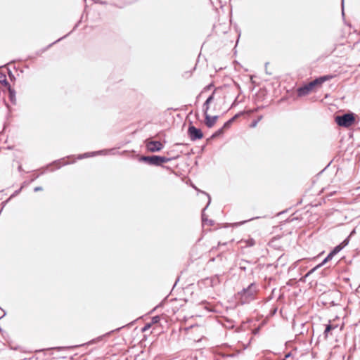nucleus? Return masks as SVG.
<instances>
[{"label":"nucleus","instance_id":"nucleus-1","mask_svg":"<svg viewBox=\"0 0 360 360\" xmlns=\"http://www.w3.org/2000/svg\"><path fill=\"white\" fill-rule=\"evenodd\" d=\"M332 76H322L319 78L314 79L307 84L303 85L297 89V95L300 97L307 96L309 94L317 85L322 84L324 82L330 79Z\"/></svg>","mask_w":360,"mask_h":360},{"label":"nucleus","instance_id":"nucleus-2","mask_svg":"<svg viewBox=\"0 0 360 360\" xmlns=\"http://www.w3.org/2000/svg\"><path fill=\"white\" fill-rule=\"evenodd\" d=\"M257 291L258 285L255 283H250L246 288H243L239 292L242 302L248 303L254 300Z\"/></svg>","mask_w":360,"mask_h":360},{"label":"nucleus","instance_id":"nucleus-3","mask_svg":"<svg viewBox=\"0 0 360 360\" xmlns=\"http://www.w3.org/2000/svg\"><path fill=\"white\" fill-rule=\"evenodd\" d=\"M172 158L159 155L146 156L142 155L139 158V162H143L150 165L160 166L162 163H166L172 160Z\"/></svg>","mask_w":360,"mask_h":360},{"label":"nucleus","instance_id":"nucleus-4","mask_svg":"<svg viewBox=\"0 0 360 360\" xmlns=\"http://www.w3.org/2000/svg\"><path fill=\"white\" fill-rule=\"evenodd\" d=\"M335 121L338 126L348 128L354 123L355 115L352 112L337 115L335 117Z\"/></svg>","mask_w":360,"mask_h":360},{"label":"nucleus","instance_id":"nucleus-5","mask_svg":"<svg viewBox=\"0 0 360 360\" xmlns=\"http://www.w3.org/2000/svg\"><path fill=\"white\" fill-rule=\"evenodd\" d=\"M188 134L191 141H196L203 137L202 131L193 125L188 127Z\"/></svg>","mask_w":360,"mask_h":360},{"label":"nucleus","instance_id":"nucleus-6","mask_svg":"<svg viewBox=\"0 0 360 360\" xmlns=\"http://www.w3.org/2000/svg\"><path fill=\"white\" fill-rule=\"evenodd\" d=\"M163 144L158 141H150L146 143L147 150L152 153L161 150L163 148Z\"/></svg>","mask_w":360,"mask_h":360},{"label":"nucleus","instance_id":"nucleus-7","mask_svg":"<svg viewBox=\"0 0 360 360\" xmlns=\"http://www.w3.org/2000/svg\"><path fill=\"white\" fill-rule=\"evenodd\" d=\"M218 117H219L217 115L210 116L209 114H206L205 115V125L208 128H212L216 123L217 120H218Z\"/></svg>","mask_w":360,"mask_h":360},{"label":"nucleus","instance_id":"nucleus-8","mask_svg":"<svg viewBox=\"0 0 360 360\" xmlns=\"http://www.w3.org/2000/svg\"><path fill=\"white\" fill-rule=\"evenodd\" d=\"M338 326L337 324H331L329 323L326 326L323 335L325 338H328L329 336L333 335V331L338 329Z\"/></svg>","mask_w":360,"mask_h":360},{"label":"nucleus","instance_id":"nucleus-9","mask_svg":"<svg viewBox=\"0 0 360 360\" xmlns=\"http://www.w3.org/2000/svg\"><path fill=\"white\" fill-rule=\"evenodd\" d=\"M214 98V92H213L207 98V100L205 101V102L203 104V112H204V115H205L206 114H208L207 112H208V110L210 108V104L213 101Z\"/></svg>","mask_w":360,"mask_h":360},{"label":"nucleus","instance_id":"nucleus-10","mask_svg":"<svg viewBox=\"0 0 360 360\" xmlns=\"http://www.w3.org/2000/svg\"><path fill=\"white\" fill-rule=\"evenodd\" d=\"M8 97H9V100L13 104V105H15L16 104V96H15V91L12 89L11 86L8 87Z\"/></svg>","mask_w":360,"mask_h":360},{"label":"nucleus","instance_id":"nucleus-11","mask_svg":"<svg viewBox=\"0 0 360 360\" xmlns=\"http://www.w3.org/2000/svg\"><path fill=\"white\" fill-rule=\"evenodd\" d=\"M333 255L331 252H330L328 256L323 259V261L319 265H317L315 268H314L311 271H314L315 269L319 268L321 266L326 263L328 261L330 260L333 258Z\"/></svg>","mask_w":360,"mask_h":360},{"label":"nucleus","instance_id":"nucleus-12","mask_svg":"<svg viewBox=\"0 0 360 360\" xmlns=\"http://www.w3.org/2000/svg\"><path fill=\"white\" fill-rule=\"evenodd\" d=\"M242 243H245V246L252 247L255 245V240L253 238H248L245 240H242Z\"/></svg>","mask_w":360,"mask_h":360},{"label":"nucleus","instance_id":"nucleus-13","mask_svg":"<svg viewBox=\"0 0 360 360\" xmlns=\"http://www.w3.org/2000/svg\"><path fill=\"white\" fill-rule=\"evenodd\" d=\"M208 195V198H209L208 203H207V205H206V207L203 209V210L202 212V223H205V221H208L207 217H206V214L205 213V209L207 207V206L210 203V197L209 195Z\"/></svg>","mask_w":360,"mask_h":360},{"label":"nucleus","instance_id":"nucleus-14","mask_svg":"<svg viewBox=\"0 0 360 360\" xmlns=\"http://www.w3.org/2000/svg\"><path fill=\"white\" fill-rule=\"evenodd\" d=\"M342 247L341 245L336 246L330 252L334 256L342 250Z\"/></svg>","mask_w":360,"mask_h":360},{"label":"nucleus","instance_id":"nucleus-15","mask_svg":"<svg viewBox=\"0 0 360 360\" xmlns=\"http://www.w3.org/2000/svg\"><path fill=\"white\" fill-rule=\"evenodd\" d=\"M223 133H224L223 129L220 128L219 129H218L216 132H214V133L212 134V138L217 137V136H220V135L223 134Z\"/></svg>","mask_w":360,"mask_h":360},{"label":"nucleus","instance_id":"nucleus-16","mask_svg":"<svg viewBox=\"0 0 360 360\" xmlns=\"http://www.w3.org/2000/svg\"><path fill=\"white\" fill-rule=\"evenodd\" d=\"M242 114V112H240V113H238L236 115H235L232 118H231L230 120H228V122L231 124L234 120L238 117L240 115Z\"/></svg>","mask_w":360,"mask_h":360},{"label":"nucleus","instance_id":"nucleus-17","mask_svg":"<svg viewBox=\"0 0 360 360\" xmlns=\"http://www.w3.org/2000/svg\"><path fill=\"white\" fill-rule=\"evenodd\" d=\"M242 114V112H240V113H238L236 115H235L232 118H231L230 120H228V122L231 124L234 120L238 117L240 115Z\"/></svg>","mask_w":360,"mask_h":360},{"label":"nucleus","instance_id":"nucleus-18","mask_svg":"<svg viewBox=\"0 0 360 360\" xmlns=\"http://www.w3.org/2000/svg\"><path fill=\"white\" fill-rule=\"evenodd\" d=\"M231 124L228 121H226V122L224 124V125H223V127H221V129H223V131H224V130H225V129H229V128L231 127Z\"/></svg>","mask_w":360,"mask_h":360},{"label":"nucleus","instance_id":"nucleus-19","mask_svg":"<svg viewBox=\"0 0 360 360\" xmlns=\"http://www.w3.org/2000/svg\"><path fill=\"white\" fill-rule=\"evenodd\" d=\"M151 327V323H146L142 329V331L144 332L148 330Z\"/></svg>","mask_w":360,"mask_h":360},{"label":"nucleus","instance_id":"nucleus-20","mask_svg":"<svg viewBox=\"0 0 360 360\" xmlns=\"http://www.w3.org/2000/svg\"><path fill=\"white\" fill-rule=\"evenodd\" d=\"M4 80L2 81V83H3L5 86H8V87H9V86H10L9 83L8 82V81H7V79H6V76L4 75Z\"/></svg>","mask_w":360,"mask_h":360},{"label":"nucleus","instance_id":"nucleus-21","mask_svg":"<svg viewBox=\"0 0 360 360\" xmlns=\"http://www.w3.org/2000/svg\"><path fill=\"white\" fill-rule=\"evenodd\" d=\"M159 320H160L159 316H154V317H153V319H152V323H158V322L159 321Z\"/></svg>","mask_w":360,"mask_h":360},{"label":"nucleus","instance_id":"nucleus-22","mask_svg":"<svg viewBox=\"0 0 360 360\" xmlns=\"http://www.w3.org/2000/svg\"><path fill=\"white\" fill-rule=\"evenodd\" d=\"M349 243V238H346L342 243V244H340L342 245V248H344L345 245H347Z\"/></svg>","mask_w":360,"mask_h":360},{"label":"nucleus","instance_id":"nucleus-23","mask_svg":"<svg viewBox=\"0 0 360 360\" xmlns=\"http://www.w3.org/2000/svg\"><path fill=\"white\" fill-rule=\"evenodd\" d=\"M43 190V188L41 186H37L34 188V192L41 191Z\"/></svg>","mask_w":360,"mask_h":360},{"label":"nucleus","instance_id":"nucleus-24","mask_svg":"<svg viewBox=\"0 0 360 360\" xmlns=\"http://www.w3.org/2000/svg\"><path fill=\"white\" fill-rule=\"evenodd\" d=\"M257 122H258V121H254V122L251 124V127H256V126H257Z\"/></svg>","mask_w":360,"mask_h":360},{"label":"nucleus","instance_id":"nucleus-25","mask_svg":"<svg viewBox=\"0 0 360 360\" xmlns=\"http://www.w3.org/2000/svg\"><path fill=\"white\" fill-rule=\"evenodd\" d=\"M89 156H90V155H89V153H85V154H84L82 156H81L79 158H84V157L87 158V157H89Z\"/></svg>","mask_w":360,"mask_h":360},{"label":"nucleus","instance_id":"nucleus-26","mask_svg":"<svg viewBox=\"0 0 360 360\" xmlns=\"http://www.w3.org/2000/svg\"><path fill=\"white\" fill-rule=\"evenodd\" d=\"M95 2L96 3H99V4H105V2L101 1L99 0L95 1Z\"/></svg>","mask_w":360,"mask_h":360},{"label":"nucleus","instance_id":"nucleus-27","mask_svg":"<svg viewBox=\"0 0 360 360\" xmlns=\"http://www.w3.org/2000/svg\"><path fill=\"white\" fill-rule=\"evenodd\" d=\"M39 175L34 176V178L32 179V181H34L35 179L38 178Z\"/></svg>","mask_w":360,"mask_h":360},{"label":"nucleus","instance_id":"nucleus-28","mask_svg":"<svg viewBox=\"0 0 360 360\" xmlns=\"http://www.w3.org/2000/svg\"><path fill=\"white\" fill-rule=\"evenodd\" d=\"M105 153V152L104 150H100V151L97 152L96 153L101 154V153Z\"/></svg>","mask_w":360,"mask_h":360},{"label":"nucleus","instance_id":"nucleus-29","mask_svg":"<svg viewBox=\"0 0 360 360\" xmlns=\"http://www.w3.org/2000/svg\"><path fill=\"white\" fill-rule=\"evenodd\" d=\"M63 37H62V39H63ZM60 39H61V38H60V39H58V40H56V41L55 42H53V44H55V43H56V42H58V41H60Z\"/></svg>","mask_w":360,"mask_h":360},{"label":"nucleus","instance_id":"nucleus-30","mask_svg":"<svg viewBox=\"0 0 360 360\" xmlns=\"http://www.w3.org/2000/svg\"><path fill=\"white\" fill-rule=\"evenodd\" d=\"M209 223H210V225H212L213 224V221L212 220H210Z\"/></svg>","mask_w":360,"mask_h":360},{"label":"nucleus","instance_id":"nucleus-31","mask_svg":"<svg viewBox=\"0 0 360 360\" xmlns=\"http://www.w3.org/2000/svg\"><path fill=\"white\" fill-rule=\"evenodd\" d=\"M290 356V353H288V354L285 355V358H288Z\"/></svg>","mask_w":360,"mask_h":360},{"label":"nucleus","instance_id":"nucleus-32","mask_svg":"<svg viewBox=\"0 0 360 360\" xmlns=\"http://www.w3.org/2000/svg\"><path fill=\"white\" fill-rule=\"evenodd\" d=\"M261 119H262V117H260L259 118H258V120H257V121L260 120Z\"/></svg>","mask_w":360,"mask_h":360}]
</instances>
